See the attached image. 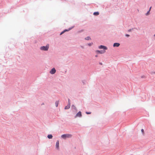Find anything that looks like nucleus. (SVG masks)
I'll use <instances>...</instances> for the list:
<instances>
[{"label":"nucleus","instance_id":"obj_1","mask_svg":"<svg viewBox=\"0 0 155 155\" xmlns=\"http://www.w3.org/2000/svg\"><path fill=\"white\" fill-rule=\"evenodd\" d=\"M72 135L71 134H65L62 135L61 136V137L64 139H66L67 138H69L72 137Z\"/></svg>","mask_w":155,"mask_h":155},{"label":"nucleus","instance_id":"obj_2","mask_svg":"<svg viewBox=\"0 0 155 155\" xmlns=\"http://www.w3.org/2000/svg\"><path fill=\"white\" fill-rule=\"evenodd\" d=\"M49 48V45H47L45 46H43L41 47L40 48V49H41V50H42L46 51L48 50Z\"/></svg>","mask_w":155,"mask_h":155},{"label":"nucleus","instance_id":"obj_3","mask_svg":"<svg viewBox=\"0 0 155 155\" xmlns=\"http://www.w3.org/2000/svg\"><path fill=\"white\" fill-rule=\"evenodd\" d=\"M68 104L67 106H66L65 107V108H64L65 109H68L71 106V103H70V100L69 99H68Z\"/></svg>","mask_w":155,"mask_h":155},{"label":"nucleus","instance_id":"obj_4","mask_svg":"<svg viewBox=\"0 0 155 155\" xmlns=\"http://www.w3.org/2000/svg\"><path fill=\"white\" fill-rule=\"evenodd\" d=\"M82 116L81 113V111H79L76 115L75 117V118L77 117H81Z\"/></svg>","mask_w":155,"mask_h":155},{"label":"nucleus","instance_id":"obj_5","mask_svg":"<svg viewBox=\"0 0 155 155\" xmlns=\"http://www.w3.org/2000/svg\"><path fill=\"white\" fill-rule=\"evenodd\" d=\"M56 72V70L54 68H53L50 71V73L51 74H54Z\"/></svg>","mask_w":155,"mask_h":155},{"label":"nucleus","instance_id":"obj_6","mask_svg":"<svg viewBox=\"0 0 155 155\" xmlns=\"http://www.w3.org/2000/svg\"><path fill=\"white\" fill-rule=\"evenodd\" d=\"M99 49H103L105 50L107 49V48L106 47L102 45H101L100 46H99Z\"/></svg>","mask_w":155,"mask_h":155},{"label":"nucleus","instance_id":"obj_7","mask_svg":"<svg viewBox=\"0 0 155 155\" xmlns=\"http://www.w3.org/2000/svg\"><path fill=\"white\" fill-rule=\"evenodd\" d=\"M96 52L100 54H103L105 52V51H99V50H97L96 51Z\"/></svg>","mask_w":155,"mask_h":155},{"label":"nucleus","instance_id":"obj_8","mask_svg":"<svg viewBox=\"0 0 155 155\" xmlns=\"http://www.w3.org/2000/svg\"><path fill=\"white\" fill-rule=\"evenodd\" d=\"M120 44L119 43H115L114 44L113 46L114 47H118L120 46Z\"/></svg>","mask_w":155,"mask_h":155},{"label":"nucleus","instance_id":"obj_9","mask_svg":"<svg viewBox=\"0 0 155 155\" xmlns=\"http://www.w3.org/2000/svg\"><path fill=\"white\" fill-rule=\"evenodd\" d=\"M56 148L58 149L59 148V141L58 140H57L56 143Z\"/></svg>","mask_w":155,"mask_h":155},{"label":"nucleus","instance_id":"obj_10","mask_svg":"<svg viewBox=\"0 0 155 155\" xmlns=\"http://www.w3.org/2000/svg\"><path fill=\"white\" fill-rule=\"evenodd\" d=\"M52 137H53V136L51 134H49V135H48V137L49 139H52Z\"/></svg>","mask_w":155,"mask_h":155},{"label":"nucleus","instance_id":"obj_11","mask_svg":"<svg viewBox=\"0 0 155 155\" xmlns=\"http://www.w3.org/2000/svg\"><path fill=\"white\" fill-rule=\"evenodd\" d=\"M93 14L95 15H97L99 14V13L98 12H94Z\"/></svg>","mask_w":155,"mask_h":155},{"label":"nucleus","instance_id":"obj_12","mask_svg":"<svg viewBox=\"0 0 155 155\" xmlns=\"http://www.w3.org/2000/svg\"><path fill=\"white\" fill-rule=\"evenodd\" d=\"M91 39V38L89 37H87L85 38V39L86 40H89Z\"/></svg>","mask_w":155,"mask_h":155},{"label":"nucleus","instance_id":"obj_13","mask_svg":"<svg viewBox=\"0 0 155 155\" xmlns=\"http://www.w3.org/2000/svg\"><path fill=\"white\" fill-rule=\"evenodd\" d=\"M55 105L56 107H57L58 106V101H56L55 102Z\"/></svg>","mask_w":155,"mask_h":155},{"label":"nucleus","instance_id":"obj_14","mask_svg":"<svg viewBox=\"0 0 155 155\" xmlns=\"http://www.w3.org/2000/svg\"><path fill=\"white\" fill-rule=\"evenodd\" d=\"M141 131L142 132L143 134H144V131L143 129H142L141 130Z\"/></svg>","mask_w":155,"mask_h":155},{"label":"nucleus","instance_id":"obj_15","mask_svg":"<svg viewBox=\"0 0 155 155\" xmlns=\"http://www.w3.org/2000/svg\"><path fill=\"white\" fill-rule=\"evenodd\" d=\"M87 45H89V46H91L93 45V43H89V44H88Z\"/></svg>","mask_w":155,"mask_h":155},{"label":"nucleus","instance_id":"obj_16","mask_svg":"<svg viewBox=\"0 0 155 155\" xmlns=\"http://www.w3.org/2000/svg\"><path fill=\"white\" fill-rule=\"evenodd\" d=\"M150 11H148V12H147V13L146 14V15H149V12H150Z\"/></svg>","mask_w":155,"mask_h":155},{"label":"nucleus","instance_id":"obj_17","mask_svg":"<svg viewBox=\"0 0 155 155\" xmlns=\"http://www.w3.org/2000/svg\"><path fill=\"white\" fill-rule=\"evenodd\" d=\"M65 32V31H64V30L62 31L61 32V33H60V35H62L63 34L64 32Z\"/></svg>","mask_w":155,"mask_h":155},{"label":"nucleus","instance_id":"obj_18","mask_svg":"<svg viewBox=\"0 0 155 155\" xmlns=\"http://www.w3.org/2000/svg\"><path fill=\"white\" fill-rule=\"evenodd\" d=\"M71 28L69 30L65 29V30H64V31H65V32L66 31H68L69 30H71Z\"/></svg>","mask_w":155,"mask_h":155},{"label":"nucleus","instance_id":"obj_19","mask_svg":"<svg viewBox=\"0 0 155 155\" xmlns=\"http://www.w3.org/2000/svg\"><path fill=\"white\" fill-rule=\"evenodd\" d=\"M132 30H133V29H130L128 30V32H130Z\"/></svg>","mask_w":155,"mask_h":155},{"label":"nucleus","instance_id":"obj_20","mask_svg":"<svg viewBox=\"0 0 155 155\" xmlns=\"http://www.w3.org/2000/svg\"><path fill=\"white\" fill-rule=\"evenodd\" d=\"M86 113L87 114H91V112H86Z\"/></svg>","mask_w":155,"mask_h":155},{"label":"nucleus","instance_id":"obj_21","mask_svg":"<svg viewBox=\"0 0 155 155\" xmlns=\"http://www.w3.org/2000/svg\"><path fill=\"white\" fill-rule=\"evenodd\" d=\"M125 36L127 37H128L130 36L129 35H128V34H126L125 35Z\"/></svg>","mask_w":155,"mask_h":155},{"label":"nucleus","instance_id":"obj_22","mask_svg":"<svg viewBox=\"0 0 155 155\" xmlns=\"http://www.w3.org/2000/svg\"><path fill=\"white\" fill-rule=\"evenodd\" d=\"M72 107H74V108H76V107L74 105H72Z\"/></svg>","mask_w":155,"mask_h":155},{"label":"nucleus","instance_id":"obj_23","mask_svg":"<svg viewBox=\"0 0 155 155\" xmlns=\"http://www.w3.org/2000/svg\"><path fill=\"white\" fill-rule=\"evenodd\" d=\"M151 8V7H150L149 11H150V10Z\"/></svg>","mask_w":155,"mask_h":155},{"label":"nucleus","instance_id":"obj_24","mask_svg":"<svg viewBox=\"0 0 155 155\" xmlns=\"http://www.w3.org/2000/svg\"><path fill=\"white\" fill-rule=\"evenodd\" d=\"M152 74H155V72H153L152 73Z\"/></svg>","mask_w":155,"mask_h":155},{"label":"nucleus","instance_id":"obj_25","mask_svg":"<svg viewBox=\"0 0 155 155\" xmlns=\"http://www.w3.org/2000/svg\"><path fill=\"white\" fill-rule=\"evenodd\" d=\"M95 56H96V57H97V55H96Z\"/></svg>","mask_w":155,"mask_h":155},{"label":"nucleus","instance_id":"obj_26","mask_svg":"<svg viewBox=\"0 0 155 155\" xmlns=\"http://www.w3.org/2000/svg\"><path fill=\"white\" fill-rule=\"evenodd\" d=\"M154 36L155 37V34L154 35Z\"/></svg>","mask_w":155,"mask_h":155},{"label":"nucleus","instance_id":"obj_27","mask_svg":"<svg viewBox=\"0 0 155 155\" xmlns=\"http://www.w3.org/2000/svg\"><path fill=\"white\" fill-rule=\"evenodd\" d=\"M102 64L101 63H100V64Z\"/></svg>","mask_w":155,"mask_h":155}]
</instances>
